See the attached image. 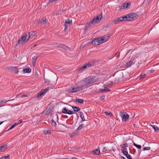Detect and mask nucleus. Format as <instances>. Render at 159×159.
Returning <instances> with one entry per match:
<instances>
[{
  "label": "nucleus",
  "mask_w": 159,
  "mask_h": 159,
  "mask_svg": "<svg viewBox=\"0 0 159 159\" xmlns=\"http://www.w3.org/2000/svg\"><path fill=\"white\" fill-rule=\"evenodd\" d=\"M138 17V16L137 14L135 13H131L117 18L113 21V22L115 24H116L118 22L121 21L135 20Z\"/></svg>",
  "instance_id": "obj_1"
},
{
  "label": "nucleus",
  "mask_w": 159,
  "mask_h": 159,
  "mask_svg": "<svg viewBox=\"0 0 159 159\" xmlns=\"http://www.w3.org/2000/svg\"><path fill=\"white\" fill-rule=\"evenodd\" d=\"M37 33L35 31L31 32L29 33V36L26 34H24L20 39H19L18 44L22 43L23 42H26L29 39H32L35 36Z\"/></svg>",
  "instance_id": "obj_2"
},
{
  "label": "nucleus",
  "mask_w": 159,
  "mask_h": 159,
  "mask_svg": "<svg viewBox=\"0 0 159 159\" xmlns=\"http://www.w3.org/2000/svg\"><path fill=\"white\" fill-rule=\"evenodd\" d=\"M102 13H100V15L97 16L96 18H93L92 20H91L92 24H93V25L98 23L101 20L102 17Z\"/></svg>",
  "instance_id": "obj_3"
},
{
  "label": "nucleus",
  "mask_w": 159,
  "mask_h": 159,
  "mask_svg": "<svg viewBox=\"0 0 159 159\" xmlns=\"http://www.w3.org/2000/svg\"><path fill=\"white\" fill-rule=\"evenodd\" d=\"M52 107H48L44 111L43 113L46 116H47L51 114H52Z\"/></svg>",
  "instance_id": "obj_4"
},
{
  "label": "nucleus",
  "mask_w": 159,
  "mask_h": 159,
  "mask_svg": "<svg viewBox=\"0 0 159 159\" xmlns=\"http://www.w3.org/2000/svg\"><path fill=\"white\" fill-rule=\"evenodd\" d=\"M101 38H97L94 39L92 42L91 44L93 45H98L102 43V41L101 40Z\"/></svg>",
  "instance_id": "obj_5"
},
{
  "label": "nucleus",
  "mask_w": 159,
  "mask_h": 159,
  "mask_svg": "<svg viewBox=\"0 0 159 159\" xmlns=\"http://www.w3.org/2000/svg\"><path fill=\"white\" fill-rule=\"evenodd\" d=\"M80 91V86H75L74 87L71 88L68 90L69 93H74Z\"/></svg>",
  "instance_id": "obj_6"
},
{
  "label": "nucleus",
  "mask_w": 159,
  "mask_h": 159,
  "mask_svg": "<svg viewBox=\"0 0 159 159\" xmlns=\"http://www.w3.org/2000/svg\"><path fill=\"white\" fill-rule=\"evenodd\" d=\"M49 87H47L45 89L42 90L40 92H39L37 96V98H39L41 96L44 95L47 92L48 90Z\"/></svg>",
  "instance_id": "obj_7"
},
{
  "label": "nucleus",
  "mask_w": 159,
  "mask_h": 159,
  "mask_svg": "<svg viewBox=\"0 0 159 159\" xmlns=\"http://www.w3.org/2000/svg\"><path fill=\"white\" fill-rule=\"evenodd\" d=\"M91 66V65L88 62L84 64L83 66H81L79 69V71L80 70L83 71L85 69L90 67Z\"/></svg>",
  "instance_id": "obj_8"
},
{
  "label": "nucleus",
  "mask_w": 159,
  "mask_h": 159,
  "mask_svg": "<svg viewBox=\"0 0 159 159\" xmlns=\"http://www.w3.org/2000/svg\"><path fill=\"white\" fill-rule=\"evenodd\" d=\"M61 112L64 114H67L69 115H72L74 113L73 112L70 110H68L66 107H64L63 108Z\"/></svg>",
  "instance_id": "obj_9"
},
{
  "label": "nucleus",
  "mask_w": 159,
  "mask_h": 159,
  "mask_svg": "<svg viewBox=\"0 0 159 159\" xmlns=\"http://www.w3.org/2000/svg\"><path fill=\"white\" fill-rule=\"evenodd\" d=\"M121 116L122 118L123 121H126L129 117V115L126 112L121 113Z\"/></svg>",
  "instance_id": "obj_10"
},
{
  "label": "nucleus",
  "mask_w": 159,
  "mask_h": 159,
  "mask_svg": "<svg viewBox=\"0 0 159 159\" xmlns=\"http://www.w3.org/2000/svg\"><path fill=\"white\" fill-rule=\"evenodd\" d=\"M110 36V35L109 34H107L101 38V40L102 41V43L106 42Z\"/></svg>",
  "instance_id": "obj_11"
},
{
  "label": "nucleus",
  "mask_w": 159,
  "mask_h": 159,
  "mask_svg": "<svg viewBox=\"0 0 159 159\" xmlns=\"http://www.w3.org/2000/svg\"><path fill=\"white\" fill-rule=\"evenodd\" d=\"M47 20L46 18L45 17H43V18L41 20H40L39 21V22L38 23V25H42L45 24Z\"/></svg>",
  "instance_id": "obj_12"
},
{
  "label": "nucleus",
  "mask_w": 159,
  "mask_h": 159,
  "mask_svg": "<svg viewBox=\"0 0 159 159\" xmlns=\"http://www.w3.org/2000/svg\"><path fill=\"white\" fill-rule=\"evenodd\" d=\"M134 59H133L132 61H128L126 64V66L127 68L130 67L132 65L134 64L135 62Z\"/></svg>",
  "instance_id": "obj_13"
},
{
  "label": "nucleus",
  "mask_w": 159,
  "mask_h": 159,
  "mask_svg": "<svg viewBox=\"0 0 159 159\" xmlns=\"http://www.w3.org/2000/svg\"><path fill=\"white\" fill-rule=\"evenodd\" d=\"M70 25L72 24V21L69 19L66 20L65 23L64 24V26L65 27V29L66 30L68 26L67 25V24Z\"/></svg>",
  "instance_id": "obj_14"
},
{
  "label": "nucleus",
  "mask_w": 159,
  "mask_h": 159,
  "mask_svg": "<svg viewBox=\"0 0 159 159\" xmlns=\"http://www.w3.org/2000/svg\"><path fill=\"white\" fill-rule=\"evenodd\" d=\"M11 69L13 72L14 73L17 74L18 73V70L21 68L18 69L15 66H13L11 67Z\"/></svg>",
  "instance_id": "obj_15"
},
{
  "label": "nucleus",
  "mask_w": 159,
  "mask_h": 159,
  "mask_svg": "<svg viewBox=\"0 0 159 159\" xmlns=\"http://www.w3.org/2000/svg\"><path fill=\"white\" fill-rule=\"evenodd\" d=\"M93 80V79L92 77L89 76L87 77L84 80V82L90 83V82L92 81Z\"/></svg>",
  "instance_id": "obj_16"
},
{
  "label": "nucleus",
  "mask_w": 159,
  "mask_h": 159,
  "mask_svg": "<svg viewBox=\"0 0 159 159\" xmlns=\"http://www.w3.org/2000/svg\"><path fill=\"white\" fill-rule=\"evenodd\" d=\"M113 84V82L111 81H109L106 83L105 84H104L103 86L104 88H106L107 87L111 86Z\"/></svg>",
  "instance_id": "obj_17"
},
{
  "label": "nucleus",
  "mask_w": 159,
  "mask_h": 159,
  "mask_svg": "<svg viewBox=\"0 0 159 159\" xmlns=\"http://www.w3.org/2000/svg\"><path fill=\"white\" fill-rule=\"evenodd\" d=\"M120 146L122 149L121 150V152L122 153H123V154H124V151H126V152H128L127 150V148L126 147H125V146L123 145L122 144H121Z\"/></svg>",
  "instance_id": "obj_18"
},
{
  "label": "nucleus",
  "mask_w": 159,
  "mask_h": 159,
  "mask_svg": "<svg viewBox=\"0 0 159 159\" xmlns=\"http://www.w3.org/2000/svg\"><path fill=\"white\" fill-rule=\"evenodd\" d=\"M57 47L58 48H61L66 50H68L69 49V48L68 47L63 44H59L58 46H57Z\"/></svg>",
  "instance_id": "obj_19"
},
{
  "label": "nucleus",
  "mask_w": 159,
  "mask_h": 159,
  "mask_svg": "<svg viewBox=\"0 0 159 159\" xmlns=\"http://www.w3.org/2000/svg\"><path fill=\"white\" fill-rule=\"evenodd\" d=\"M37 57L36 56H34L33 57L32 60V64L34 66H35L36 60L37 59Z\"/></svg>",
  "instance_id": "obj_20"
},
{
  "label": "nucleus",
  "mask_w": 159,
  "mask_h": 159,
  "mask_svg": "<svg viewBox=\"0 0 159 159\" xmlns=\"http://www.w3.org/2000/svg\"><path fill=\"white\" fill-rule=\"evenodd\" d=\"M124 154L125 155L128 159H132L131 156L129 154H128V152L125 151L124 152Z\"/></svg>",
  "instance_id": "obj_21"
},
{
  "label": "nucleus",
  "mask_w": 159,
  "mask_h": 159,
  "mask_svg": "<svg viewBox=\"0 0 159 159\" xmlns=\"http://www.w3.org/2000/svg\"><path fill=\"white\" fill-rule=\"evenodd\" d=\"M93 154L94 155H99L100 154V151L99 149L97 148L93 151Z\"/></svg>",
  "instance_id": "obj_22"
},
{
  "label": "nucleus",
  "mask_w": 159,
  "mask_h": 159,
  "mask_svg": "<svg viewBox=\"0 0 159 159\" xmlns=\"http://www.w3.org/2000/svg\"><path fill=\"white\" fill-rule=\"evenodd\" d=\"M71 107L73 109L74 111L75 112H78L80 110V109L79 107L72 106Z\"/></svg>",
  "instance_id": "obj_23"
},
{
  "label": "nucleus",
  "mask_w": 159,
  "mask_h": 159,
  "mask_svg": "<svg viewBox=\"0 0 159 159\" xmlns=\"http://www.w3.org/2000/svg\"><path fill=\"white\" fill-rule=\"evenodd\" d=\"M7 144H4L2 146L0 147V149H1V152L2 151V150H4V149H7Z\"/></svg>",
  "instance_id": "obj_24"
},
{
  "label": "nucleus",
  "mask_w": 159,
  "mask_h": 159,
  "mask_svg": "<svg viewBox=\"0 0 159 159\" xmlns=\"http://www.w3.org/2000/svg\"><path fill=\"white\" fill-rule=\"evenodd\" d=\"M24 73H29L31 71V69L30 68L24 69L23 70Z\"/></svg>",
  "instance_id": "obj_25"
},
{
  "label": "nucleus",
  "mask_w": 159,
  "mask_h": 159,
  "mask_svg": "<svg viewBox=\"0 0 159 159\" xmlns=\"http://www.w3.org/2000/svg\"><path fill=\"white\" fill-rule=\"evenodd\" d=\"M93 25V24H92L91 22V21L89 23H87L85 26V27L87 29L88 28H89L90 27L92 26Z\"/></svg>",
  "instance_id": "obj_26"
},
{
  "label": "nucleus",
  "mask_w": 159,
  "mask_h": 159,
  "mask_svg": "<svg viewBox=\"0 0 159 159\" xmlns=\"http://www.w3.org/2000/svg\"><path fill=\"white\" fill-rule=\"evenodd\" d=\"M76 102H78L80 104H82L84 102V100L81 99L77 98L75 100Z\"/></svg>",
  "instance_id": "obj_27"
},
{
  "label": "nucleus",
  "mask_w": 159,
  "mask_h": 159,
  "mask_svg": "<svg viewBox=\"0 0 159 159\" xmlns=\"http://www.w3.org/2000/svg\"><path fill=\"white\" fill-rule=\"evenodd\" d=\"M130 3H124L123 4V8L125 9L128 8L129 6L130 5Z\"/></svg>",
  "instance_id": "obj_28"
},
{
  "label": "nucleus",
  "mask_w": 159,
  "mask_h": 159,
  "mask_svg": "<svg viewBox=\"0 0 159 159\" xmlns=\"http://www.w3.org/2000/svg\"><path fill=\"white\" fill-rule=\"evenodd\" d=\"M79 113L80 114V117L83 121H84L85 120V119L84 118V116L83 115V113L82 112L80 111Z\"/></svg>",
  "instance_id": "obj_29"
},
{
  "label": "nucleus",
  "mask_w": 159,
  "mask_h": 159,
  "mask_svg": "<svg viewBox=\"0 0 159 159\" xmlns=\"http://www.w3.org/2000/svg\"><path fill=\"white\" fill-rule=\"evenodd\" d=\"M154 131L156 132H157L158 131H159V129L158 127L155 126L154 125H152Z\"/></svg>",
  "instance_id": "obj_30"
},
{
  "label": "nucleus",
  "mask_w": 159,
  "mask_h": 159,
  "mask_svg": "<svg viewBox=\"0 0 159 159\" xmlns=\"http://www.w3.org/2000/svg\"><path fill=\"white\" fill-rule=\"evenodd\" d=\"M120 77H118V78H116V80H115V82L116 83H118L119 80L123 76V73H121L120 75Z\"/></svg>",
  "instance_id": "obj_31"
},
{
  "label": "nucleus",
  "mask_w": 159,
  "mask_h": 159,
  "mask_svg": "<svg viewBox=\"0 0 159 159\" xmlns=\"http://www.w3.org/2000/svg\"><path fill=\"white\" fill-rule=\"evenodd\" d=\"M104 113L106 116H109L111 117L112 116V113L110 112H108L107 111H106L104 112Z\"/></svg>",
  "instance_id": "obj_32"
},
{
  "label": "nucleus",
  "mask_w": 159,
  "mask_h": 159,
  "mask_svg": "<svg viewBox=\"0 0 159 159\" xmlns=\"http://www.w3.org/2000/svg\"><path fill=\"white\" fill-rule=\"evenodd\" d=\"M10 156L9 155L7 156H4L1 157V159H10Z\"/></svg>",
  "instance_id": "obj_33"
},
{
  "label": "nucleus",
  "mask_w": 159,
  "mask_h": 159,
  "mask_svg": "<svg viewBox=\"0 0 159 159\" xmlns=\"http://www.w3.org/2000/svg\"><path fill=\"white\" fill-rule=\"evenodd\" d=\"M134 145L135 146L136 148H137L138 149H140L141 148V145H138L134 143L133 142Z\"/></svg>",
  "instance_id": "obj_34"
},
{
  "label": "nucleus",
  "mask_w": 159,
  "mask_h": 159,
  "mask_svg": "<svg viewBox=\"0 0 159 159\" xmlns=\"http://www.w3.org/2000/svg\"><path fill=\"white\" fill-rule=\"evenodd\" d=\"M44 133L45 134H50L51 133V131L49 129L47 130H44Z\"/></svg>",
  "instance_id": "obj_35"
},
{
  "label": "nucleus",
  "mask_w": 159,
  "mask_h": 159,
  "mask_svg": "<svg viewBox=\"0 0 159 159\" xmlns=\"http://www.w3.org/2000/svg\"><path fill=\"white\" fill-rule=\"evenodd\" d=\"M87 85V84H85L82 85L80 86V90H82L83 89L85 88V86Z\"/></svg>",
  "instance_id": "obj_36"
},
{
  "label": "nucleus",
  "mask_w": 159,
  "mask_h": 159,
  "mask_svg": "<svg viewBox=\"0 0 159 159\" xmlns=\"http://www.w3.org/2000/svg\"><path fill=\"white\" fill-rule=\"evenodd\" d=\"M84 124H81L77 128V130L81 129L84 126Z\"/></svg>",
  "instance_id": "obj_37"
},
{
  "label": "nucleus",
  "mask_w": 159,
  "mask_h": 159,
  "mask_svg": "<svg viewBox=\"0 0 159 159\" xmlns=\"http://www.w3.org/2000/svg\"><path fill=\"white\" fill-rule=\"evenodd\" d=\"M69 135L70 136V137H72L76 135V133L75 132H73L71 133H69Z\"/></svg>",
  "instance_id": "obj_38"
},
{
  "label": "nucleus",
  "mask_w": 159,
  "mask_h": 159,
  "mask_svg": "<svg viewBox=\"0 0 159 159\" xmlns=\"http://www.w3.org/2000/svg\"><path fill=\"white\" fill-rule=\"evenodd\" d=\"M51 125L53 126H56V122L55 121L53 120H51Z\"/></svg>",
  "instance_id": "obj_39"
},
{
  "label": "nucleus",
  "mask_w": 159,
  "mask_h": 159,
  "mask_svg": "<svg viewBox=\"0 0 159 159\" xmlns=\"http://www.w3.org/2000/svg\"><path fill=\"white\" fill-rule=\"evenodd\" d=\"M16 125H17V124H16V123H15L14 125H12L10 128L9 129L7 130V131H8L12 128H14V127H15Z\"/></svg>",
  "instance_id": "obj_40"
},
{
  "label": "nucleus",
  "mask_w": 159,
  "mask_h": 159,
  "mask_svg": "<svg viewBox=\"0 0 159 159\" xmlns=\"http://www.w3.org/2000/svg\"><path fill=\"white\" fill-rule=\"evenodd\" d=\"M150 149V148L149 147H145L143 148V150H149Z\"/></svg>",
  "instance_id": "obj_41"
},
{
  "label": "nucleus",
  "mask_w": 159,
  "mask_h": 159,
  "mask_svg": "<svg viewBox=\"0 0 159 159\" xmlns=\"http://www.w3.org/2000/svg\"><path fill=\"white\" fill-rule=\"evenodd\" d=\"M44 80L45 83H47L48 84H49L50 83V81L47 79H45L44 78Z\"/></svg>",
  "instance_id": "obj_42"
},
{
  "label": "nucleus",
  "mask_w": 159,
  "mask_h": 159,
  "mask_svg": "<svg viewBox=\"0 0 159 159\" xmlns=\"http://www.w3.org/2000/svg\"><path fill=\"white\" fill-rule=\"evenodd\" d=\"M146 76L145 74H144L143 75H141L140 76V79H142L144 78Z\"/></svg>",
  "instance_id": "obj_43"
},
{
  "label": "nucleus",
  "mask_w": 159,
  "mask_h": 159,
  "mask_svg": "<svg viewBox=\"0 0 159 159\" xmlns=\"http://www.w3.org/2000/svg\"><path fill=\"white\" fill-rule=\"evenodd\" d=\"M100 91H101L102 93H105L107 92V90H106V89H100Z\"/></svg>",
  "instance_id": "obj_44"
},
{
  "label": "nucleus",
  "mask_w": 159,
  "mask_h": 159,
  "mask_svg": "<svg viewBox=\"0 0 159 159\" xmlns=\"http://www.w3.org/2000/svg\"><path fill=\"white\" fill-rule=\"evenodd\" d=\"M58 0H49V2L52 3L55 2L57 1Z\"/></svg>",
  "instance_id": "obj_45"
},
{
  "label": "nucleus",
  "mask_w": 159,
  "mask_h": 159,
  "mask_svg": "<svg viewBox=\"0 0 159 159\" xmlns=\"http://www.w3.org/2000/svg\"><path fill=\"white\" fill-rule=\"evenodd\" d=\"M23 121L22 120H19L17 123H16V124H17V125H18L21 123Z\"/></svg>",
  "instance_id": "obj_46"
},
{
  "label": "nucleus",
  "mask_w": 159,
  "mask_h": 159,
  "mask_svg": "<svg viewBox=\"0 0 159 159\" xmlns=\"http://www.w3.org/2000/svg\"><path fill=\"white\" fill-rule=\"evenodd\" d=\"M39 74H38L37 71H36L35 74V77H39Z\"/></svg>",
  "instance_id": "obj_47"
},
{
  "label": "nucleus",
  "mask_w": 159,
  "mask_h": 159,
  "mask_svg": "<svg viewBox=\"0 0 159 159\" xmlns=\"http://www.w3.org/2000/svg\"><path fill=\"white\" fill-rule=\"evenodd\" d=\"M107 151V150L106 149L105 147H104L103 148V152H105Z\"/></svg>",
  "instance_id": "obj_48"
},
{
  "label": "nucleus",
  "mask_w": 159,
  "mask_h": 159,
  "mask_svg": "<svg viewBox=\"0 0 159 159\" xmlns=\"http://www.w3.org/2000/svg\"><path fill=\"white\" fill-rule=\"evenodd\" d=\"M122 145L125 146L126 147H128V144L127 143H125Z\"/></svg>",
  "instance_id": "obj_49"
},
{
  "label": "nucleus",
  "mask_w": 159,
  "mask_h": 159,
  "mask_svg": "<svg viewBox=\"0 0 159 159\" xmlns=\"http://www.w3.org/2000/svg\"><path fill=\"white\" fill-rule=\"evenodd\" d=\"M105 96H102L101 98H100V100H104V99H105Z\"/></svg>",
  "instance_id": "obj_50"
},
{
  "label": "nucleus",
  "mask_w": 159,
  "mask_h": 159,
  "mask_svg": "<svg viewBox=\"0 0 159 159\" xmlns=\"http://www.w3.org/2000/svg\"><path fill=\"white\" fill-rule=\"evenodd\" d=\"M13 100L14 99H12L11 100H8L7 101H6L5 99H3L2 100H3V102H7L8 101H11Z\"/></svg>",
  "instance_id": "obj_51"
},
{
  "label": "nucleus",
  "mask_w": 159,
  "mask_h": 159,
  "mask_svg": "<svg viewBox=\"0 0 159 159\" xmlns=\"http://www.w3.org/2000/svg\"><path fill=\"white\" fill-rule=\"evenodd\" d=\"M27 96L26 95H21V97L22 98H24V97H27Z\"/></svg>",
  "instance_id": "obj_52"
},
{
  "label": "nucleus",
  "mask_w": 159,
  "mask_h": 159,
  "mask_svg": "<svg viewBox=\"0 0 159 159\" xmlns=\"http://www.w3.org/2000/svg\"><path fill=\"white\" fill-rule=\"evenodd\" d=\"M3 102V100H2L1 101H0V105H1Z\"/></svg>",
  "instance_id": "obj_53"
},
{
  "label": "nucleus",
  "mask_w": 159,
  "mask_h": 159,
  "mask_svg": "<svg viewBox=\"0 0 159 159\" xmlns=\"http://www.w3.org/2000/svg\"><path fill=\"white\" fill-rule=\"evenodd\" d=\"M120 158L121 159H126L125 157H123V156L120 157Z\"/></svg>",
  "instance_id": "obj_54"
},
{
  "label": "nucleus",
  "mask_w": 159,
  "mask_h": 159,
  "mask_svg": "<svg viewBox=\"0 0 159 159\" xmlns=\"http://www.w3.org/2000/svg\"><path fill=\"white\" fill-rule=\"evenodd\" d=\"M63 116H61V117H63L64 118H68V116H65V117H63Z\"/></svg>",
  "instance_id": "obj_55"
},
{
  "label": "nucleus",
  "mask_w": 159,
  "mask_h": 159,
  "mask_svg": "<svg viewBox=\"0 0 159 159\" xmlns=\"http://www.w3.org/2000/svg\"><path fill=\"white\" fill-rule=\"evenodd\" d=\"M131 51V50H128L127 53H129V52H130V51Z\"/></svg>",
  "instance_id": "obj_56"
},
{
  "label": "nucleus",
  "mask_w": 159,
  "mask_h": 159,
  "mask_svg": "<svg viewBox=\"0 0 159 159\" xmlns=\"http://www.w3.org/2000/svg\"><path fill=\"white\" fill-rule=\"evenodd\" d=\"M71 159H77L76 157H74L72 158Z\"/></svg>",
  "instance_id": "obj_57"
},
{
  "label": "nucleus",
  "mask_w": 159,
  "mask_h": 159,
  "mask_svg": "<svg viewBox=\"0 0 159 159\" xmlns=\"http://www.w3.org/2000/svg\"><path fill=\"white\" fill-rule=\"evenodd\" d=\"M106 90H107V91H111V90L109 89H106Z\"/></svg>",
  "instance_id": "obj_58"
},
{
  "label": "nucleus",
  "mask_w": 159,
  "mask_h": 159,
  "mask_svg": "<svg viewBox=\"0 0 159 159\" xmlns=\"http://www.w3.org/2000/svg\"><path fill=\"white\" fill-rule=\"evenodd\" d=\"M4 121H1L0 122V125H1V124H2L3 122Z\"/></svg>",
  "instance_id": "obj_59"
},
{
  "label": "nucleus",
  "mask_w": 159,
  "mask_h": 159,
  "mask_svg": "<svg viewBox=\"0 0 159 159\" xmlns=\"http://www.w3.org/2000/svg\"><path fill=\"white\" fill-rule=\"evenodd\" d=\"M4 121H1L0 122V125H1V124H2L3 122Z\"/></svg>",
  "instance_id": "obj_60"
},
{
  "label": "nucleus",
  "mask_w": 159,
  "mask_h": 159,
  "mask_svg": "<svg viewBox=\"0 0 159 159\" xmlns=\"http://www.w3.org/2000/svg\"><path fill=\"white\" fill-rule=\"evenodd\" d=\"M74 114H76V115H77V117H78V118H79V117L78 116V114H77V113H75H75H74Z\"/></svg>",
  "instance_id": "obj_61"
},
{
  "label": "nucleus",
  "mask_w": 159,
  "mask_h": 159,
  "mask_svg": "<svg viewBox=\"0 0 159 159\" xmlns=\"http://www.w3.org/2000/svg\"><path fill=\"white\" fill-rule=\"evenodd\" d=\"M112 151H113V152H115V149H112Z\"/></svg>",
  "instance_id": "obj_62"
},
{
  "label": "nucleus",
  "mask_w": 159,
  "mask_h": 159,
  "mask_svg": "<svg viewBox=\"0 0 159 159\" xmlns=\"http://www.w3.org/2000/svg\"><path fill=\"white\" fill-rule=\"evenodd\" d=\"M18 44H16V47H17L18 46Z\"/></svg>",
  "instance_id": "obj_63"
},
{
  "label": "nucleus",
  "mask_w": 159,
  "mask_h": 159,
  "mask_svg": "<svg viewBox=\"0 0 159 159\" xmlns=\"http://www.w3.org/2000/svg\"><path fill=\"white\" fill-rule=\"evenodd\" d=\"M57 120H58V117L57 116Z\"/></svg>",
  "instance_id": "obj_64"
}]
</instances>
